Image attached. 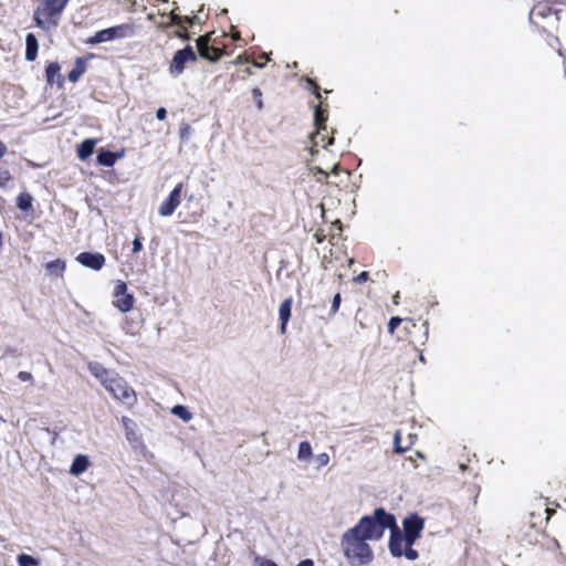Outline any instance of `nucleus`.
I'll use <instances>...</instances> for the list:
<instances>
[{"instance_id": "obj_1", "label": "nucleus", "mask_w": 566, "mask_h": 566, "mask_svg": "<svg viewBox=\"0 0 566 566\" xmlns=\"http://www.w3.org/2000/svg\"><path fill=\"white\" fill-rule=\"evenodd\" d=\"M384 535V527L375 523V515L361 517L358 524L347 530L342 536V548L345 556L356 565H367L374 554L367 541H378Z\"/></svg>"}, {"instance_id": "obj_2", "label": "nucleus", "mask_w": 566, "mask_h": 566, "mask_svg": "<svg viewBox=\"0 0 566 566\" xmlns=\"http://www.w3.org/2000/svg\"><path fill=\"white\" fill-rule=\"evenodd\" d=\"M562 6L566 7V0H539L530 11V22L539 32L552 35L558 30Z\"/></svg>"}, {"instance_id": "obj_3", "label": "nucleus", "mask_w": 566, "mask_h": 566, "mask_svg": "<svg viewBox=\"0 0 566 566\" xmlns=\"http://www.w3.org/2000/svg\"><path fill=\"white\" fill-rule=\"evenodd\" d=\"M70 0H42L34 10L33 19L35 24L46 30L50 27H56L62 12Z\"/></svg>"}, {"instance_id": "obj_4", "label": "nucleus", "mask_w": 566, "mask_h": 566, "mask_svg": "<svg viewBox=\"0 0 566 566\" xmlns=\"http://www.w3.org/2000/svg\"><path fill=\"white\" fill-rule=\"evenodd\" d=\"M375 523L382 525L384 531L390 530L389 551L394 557H401L405 548V536L398 527L396 518L392 514L386 512L382 507L374 511Z\"/></svg>"}, {"instance_id": "obj_5", "label": "nucleus", "mask_w": 566, "mask_h": 566, "mask_svg": "<svg viewBox=\"0 0 566 566\" xmlns=\"http://www.w3.org/2000/svg\"><path fill=\"white\" fill-rule=\"evenodd\" d=\"M136 34L135 23H123L112 28L97 31L93 36H90L85 43L95 45L103 42H108L115 39L132 38Z\"/></svg>"}, {"instance_id": "obj_6", "label": "nucleus", "mask_w": 566, "mask_h": 566, "mask_svg": "<svg viewBox=\"0 0 566 566\" xmlns=\"http://www.w3.org/2000/svg\"><path fill=\"white\" fill-rule=\"evenodd\" d=\"M104 387L114 398L125 403L132 405L136 401L135 391L123 378L117 377L115 374L108 379Z\"/></svg>"}, {"instance_id": "obj_7", "label": "nucleus", "mask_w": 566, "mask_h": 566, "mask_svg": "<svg viewBox=\"0 0 566 566\" xmlns=\"http://www.w3.org/2000/svg\"><path fill=\"white\" fill-rule=\"evenodd\" d=\"M211 36L212 33H206L197 39L198 54L207 61L217 62L226 54V50L211 44Z\"/></svg>"}, {"instance_id": "obj_8", "label": "nucleus", "mask_w": 566, "mask_h": 566, "mask_svg": "<svg viewBox=\"0 0 566 566\" xmlns=\"http://www.w3.org/2000/svg\"><path fill=\"white\" fill-rule=\"evenodd\" d=\"M197 60L198 56L193 49L190 45H187L186 48L175 52L169 64V72L172 76H178L185 71L187 63L196 62Z\"/></svg>"}, {"instance_id": "obj_9", "label": "nucleus", "mask_w": 566, "mask_h": 566, "mask_svg": "<svg viewBox=\"0 0 566 566\" xmlns=\"http://www.w3.org/2000/svg\"><path fill=\"white\" fill-rule=\"evenodd\" d=\"M402 526L405 544L413 545L415 542L421 536L424 527V520L417 514H411L403 518Z\"/></svg>"}, {"instance_id": "obj_10", "label": "nucleus", "mask_w": 566, "mask_h": 566, "mask_svg": "<svg viewBox=\"0 0 566 566\" xmlns=\"http://www.w3.org/2000/svg\"><path fill=\"white\" fill-rule=\"evenodd\" d=\"M182 191L184 184H177L175 188L170 191L168 197L163 201V203L158 208V213L161 217H169L175 212V210L181 202Z\"/></svg>"}, {"instance_id": "obj_11", "label": "nucleus", "mask_w": 566, "mask_h": 566, "mask_svg": "<svg viewBox=\"0 0 566 566\" xmlns=\"http://www.w3.org/2000/svg\"><path fill=\"white\" fill-rule=\"evenodd\" d=\"M134 295L127 292V285H116L113 304L120 312H128L133 308Z\"/></svg>"}, {"instance_id": "obj_12", "label": "nucleus", "mask_w": 566, "mask_h": 566, "mask_svg": "<svg viewBox=\"0 0 566 566\" xmlns=\"http://www.w3.org/2000/svg\"><path fill=\"white\" fill-rule=\"evenodd\" d=\"M324 102H318L314 109V124L316 127V136L322 135V142H325V134L327 130L328 109Z\"/></svg>"}, {"instance_id": "obj_13", "label": "nucleus", "mask_w": 566, "mask_h": 566, "mask_svg": "<svg viewBox=\"0 0 566 566\" xmlns=\"http://www.w3.org/2000/svg\"><path fill=\"white\" fill-rule=\"evenodd\" d=\"M77 262L92 270L98 271L105 265V256L99 252H81L76 256Z\"/></svg>"}, {"instance_id": "obj_14", "label": "nucleus", "mask_w": 566, "mask_h": 566, "mask_svg": "<svg viewBox=\"0 0 566 566\" xmlns=\"http://www.w3.org/2000/svg\"><path fill=\"white\" fill-rule=\"evenodd\" d=\"M45 80L49 85L56 84L59 88L64 85V76L61 74V66L57 62H49L45 66Z\"/></svg>"}, {"instance_id": "obj_15", "label": "nucleus", "mask_w": 566, "mask_h": 566, "mask_svg": "<svg viewBox=\"0 0 566 566\" xmlns=\"http://www.w3.org/2000/svg\"><path fill=\"white\" fill-rule=\"evenodd\" d=\"M39 42L33 33H28L25 36V60L33 62L38 56Z\"/></svg>"}, {"instance_id": "obj_16", "label": "nucleus", "mask_w": 566, "mask_h": 566, "mask_svg": "<svg viewBox=\"0 0 566 566\" xmlns=\"http://www.w3.org/2000/svg\"><path fill=\"white\" fill-rule=\"evenodd\" d=\"M97 144V139L87 138L84 139L76 148V155L81 160H86L90 156L93 155L94 148Z\"/></svg>"}, {"instance_id": "obj_17", "label": "nucleus", "mask_w": 566, "mask_h": 566, "mask_svg": "<svg viewBox=\"0 0 566 566\" xmlns=\"http://www.w3.org/2000/svg\"><path fill=\"white\" fill-rule=\"evenodd\" d=\"M123 157V153H113L111 150L101 149L97 155V164L104 167H112Z\"/></svg>"}, {"instance_id": "obj_18", "label": "nucleus", "mask_w": 566, "mask_h": 566, "mask_svg": "<svg viewBox=\"0 0 566 566\" xmlns=\"http://www.w3.org/2000/svg\"><path fill=\"white\" fill-rule=\"evenodd\" d=\"M291 306H292V298L289 297V298H285L279 307V315H280V321H281V327H280L281 334H284L286 331V324L291 317Z\"/></svg>"}, {"instance_id": "obj_19", "label": "nucleus", "mask_w": 566, "mask_h": 566, "mask_svg": "<svg viewBox=\"0 0 566 566\" xmlns=\"http://www.w3.org/2000/svg\"><path fill=\"white\" fill-rule=\"evenodd\" d=\"M6 154H7V146L2 140H0V159ZM12 180H13V176L11 175L10 170L0 165V188L1 189L7 188Z\"/></svg>"}, {"instance_id": "obj_20", "label": "nucleus", "mask_w": 566, "mask_h": 566, "mask_svg": "<svg viewBox=\"0 0 566 566\" xmlns=\"http://www.w3.org/2000/svg\"><path fill=\"white\" fill-rule=\"evenodd\" d=\"M85 72H86V59L77 57L74 62L73 69L67 74V78L70 82L76 83Z\"/></svg>"}, {"instance_id": "obj_21", "label": "nucleus", "mask_w": 566, "mask_h": 566, "mask_svg": "<svg viewBox=\"0 0 566 566\" xmlns=\"http://www.w3.org/2000/svg\"><path fill=\"white\" fill-rule=\"evenodd\" d=\"M88 369L91 374L96 377L102 385L104 386L108 379L114 375V373L105 369L101 364L98 363H91L88 365Z\"/></svg>"}, {"instance_id": "obj_22", "label": "nucleus", "mask_w": 566, "mask_h": 566, "mask_svg": "<svg viewBox=\"0 0 566 566\" xmlns=\"http://www.w3.org/2000/svg\"><path fill=\"white\" fill-rule=\"evenodd\" d=\"M90 462L86 455L77 454L71 465L70 473L73 475H80L86 471Z\"/></svg>"}, {"instance_id": "obj_23", "label": "nucleus", "mask_w": 566, "mask_h": 566, "mask_svg": "<svg viewBox=\"0 0 566 566\" xmlns=\"http://www.w3.org/2000/svg\"><path fill=\"white\" fill-rule=\"evenodd\" d=\"M415 440H416V436L410 433V434H408V443L406 446H402V443H401V431L397 430L396 433H395V437H394V443H395L396 452L397 453H402V452L407 451L408 449H410L413 446Z\"/></svg>"}, {"instance_id": "obj_24", "label": "nucleus", "mask_w": 566, "mask_h": 566, "mask_svg": "<svg viewBox=\"0 0 566 566\" xmlns=\"http://www.w3.org/2000/svg\"><path fill=\"white\" fill-rule=\"evenodd\" d=\"M161 18L167 19V23H157V28L161 29V30H166L171 25H181L184 23V18L181 15L175 13L174 10L170 11L168 14L163 13Z\"/></svg>"}, {"instance_id": "obj_25", "label": "nucleus", "mask_w": 566, "mask_h": 566, "mask_svg": "<svg viewBox=\"0 0 566 566\" xmlns=\"http://www.w3.org/2000/svg\"><path fill=\"white\" fill-rule=\"evenodd\" d=\"M33 198L28 192H21L17 197V207L22 211H28L32 208Z\"/></svg>"}, {"instance_id": "obj_26", "label": "nucleus", "mask_w": 566, "mask_h": 566, "mask_svg": "<svg viewBox=\"0 0 566 566\" xmlns=\"http://www.w3.org/2000/svg\"><path fill=\"white\" fill-rule=\"evenodd\" d=\"M313 455L312 447L307 441H303L298 446L297 459L300 461H308Z\"/></svg>"}, {"instance_id": "obj_27", "label": "nucleus", "mask_w": 566, "mask_h": 566, "mask_svg": "<svg viewBox=\"0 0 566 566\" xmlns=\"http://www.w3.org/2000/svg\"><path fill=\"white\" fill-rule=\"evenodd\" d=\"M46 270L51 274L61 275L65 270V262L61 259L53 260L46 264Z\"/></svg>"}, {"instance_id": "obj_28", "label": "nucleus", "mask_w": 566, "mask_h": 566, "mask_svg": "<svg viewBox=\"0 0 566 566\" xmlns=\"http://www.w3.org/2000/svg\"><path fill=\"white\" fill-rule=\"evenodd\" d=\"M171 412L184 421L188 422L192 419V413L188 410L187 407L182 405H177L172 408Z\"/></svg>"}, {"instance_id": "obj_29", "label": "nucleus", "mask_w": 566, "mask_h": 566, "mask_svg": "<svg viewBox=\"0 0 566 566\" xmlns=\"http://www.w3.org/2000/svg\"><path fill=\"white\" fill-rule=\"evenodd\" d=\"M343 232V224L340 220L334 221L329 227V241H334L335 239H339Z\"/></svg>"}, {"instance_id": "obj_30", "label": "nucleus", "mask_w": 566, "mask_h": 566, "mask_svg": "<svg viewBox=\"0 0 566 566\" xmlns=\"http://www.w3.org/2000/svg\"><path fill=\"white\" fill-rule=\"evenodd\" d=\"M19 566H39L40 562L31 555L20 554L17 557Z\"/></svg>"}, {"instance_id": "obj_31", "label": "nucleus", "mask_w": 566, "mask_h": 566, "mask_svg": "<svg viewBox=\"0 0 566 566\" xmlns=\"http://www.w3.org/2000/svg\"><path fill=\"white\" fill-rule=\"evenodd\" d=\"M306 83H307L308 90H311L312 94L318 99V102H323V99H322L323 97L321 94V87L317 84V82L311 77H306Z\"/></svg>"}, {"instance_id": "obj_32", "label": "nucleus", "mask_w": 566, "mask_h": 566, "mask_svg": "<svg viewBox=\"0 0 566 566\" xmlns=\"http://www.w3.org/2000/svg\"><path fill=\"white\" fill-rule=\"evenodd\" d=\"M409 560H416L419 557V554L416 549L412 548V545L405 544L403 555Z\"/></svg>"}, {"instance_id": "obj_33", "label": "nucleus", "mask_w": 566, "mask_h": 566, "mask_svg": "<svg viewBox=\"0 0 566 566\" xmlns=\"http://www.w3.org/2000/svg\"><path fill=\"white\" fill-rule=\"evenodd\" d=\"M253 99L256 104V107L259 111L263 109V99H262V92L259 87H253L252 91Z\"/></svg>"}, {"instance_id": "obj_34", "label": "nucleus", "mask_w": 566, "mask_h": 566, "mask_svg": "<svg viewBox=\"0 0 566 566\" xmlns=\"http://www.w3.org/2000/svg\"><path fill=\"white\" fill-rule=\"evenodd\" d=\"M401 322L402 318L399 316L391 317L388 323V333L392 335L395 329L401 324Z\"/></svg>"}, {"instance_id": "obj_35", "label": "nucleus", "mask_w": 566, "mask_h": 566, "mask_svg": "<svg viewBox=\"0 0 566 566\" xmlns=\"http://www.w3.org/2000/svg\"><path fill=\"white\" fill-rule=\"evenodd\" d=\"M179 29L175 32V35L181 40H185V41H188L190 40V34L187 30V27L184 25V23L181 25H178Z\"/></svg>"}, {"instance_id": "obj_36", "label": "nucleus", "mask_w": 566, "mask_h": 566, "mask_svg": "<svg viewBox=\"0 0 566 566\" xmlns=\"http://www.w3.org/2000/svg\"><path fill=\"white\" fill-rule=\"evenodd\" d=\"M253 566H277V565L271 559L264 558L262 556H255Z\"/></svg>"}, {"instance_id": "obj_37", "label": "nucleus", "mask_w": 566, "mask_h": 566, "mask_svg": "<svg viewBox=\"0 0 566 566\" xmlns=\"http://www.w3.org/2000/svg\"><path fill=\"white\" fill-rule=\"evenodd\" d=\"M316 462L319 468L325 467L329 463V455L325 452L316 455Z\"/></svg>"}, {"instance_id": "obj_38", "label": "nucleus", "mask_w": 566, "mask_h": 566, "mask_svg": "<svg viewBox=\"0 0 566 566\" xmlns=\"http://www.w3.org/2000/svg\"><path fill=\"white\" fill-rule=\"evenodd\" d=\"M143 250V243H142V237L140 234H136L134 241H133V253H138Z\"/></svg>"}, {"instance_id": "obj_39", "label": "nucleus", "mask_w": 566, "mask_h": 566, "mask_svg": "<svg viewBox=\"0 0 566 566\" xmlns=\"http://www.w3.org/2000/svg\"><path fill=\"white\" fill-rule=\"evenodd\" d=\"M314 238L317 243L324 242L327 238L329 239L328 233L326 234L323 229H319L315 232Z\"/></svg>"}, {"instance_id": "obj_40", "label": "nucleus", "mask_w": 566, "mask_h": 566, "mask_svg": "<svg viewBox=\"0 0 566 566\" xmlns=\"http://www.w3.org/2000/svg\"><path fill=\"white\" fill-rule=\"evenodd\" d=\"M18 379L20 381H24V382H32L33 381V376H32V374H30L28 371H20L18 374Z\"/></svg>"}, {"instance_id": "obj_41", "label": "nucleus", "mask_w": 566, "mask_h": 566, "mask_svg": "<svg viewBox=\"0 0 566 566\" xmlns=\"http://www.w3.org/2000/svg\"><path fill=\"white\" fill-rule=\"evenodd\" d=\"M339 305H340V294L339 293H336L333 297V302H332V313L335 314L338 308H339Z\"/></svg>"}, {"instance_id": "obj_42", "label": "nucleus", "mask_w": 566, "mask_h": 566, "mask_svg": "<svg viewBox=\"0 0 566 566\" xmlns=\"http://www.w3.org/2000/svg\"><path fill=\"white\" fill-rule=\"evenodd\" d=\"M368 279V272H361L360 274H358L357 276H354L352 280L354 281V283H361V282H365L367 281Z\"/></svg>"}, {"instance_id": "obj_43", "label": "nucleus", "mask_w": 566, "mask_h": 566, "mask_svg": "<svg viewBox=\"0 0 566 566\" xmlns=\"http://www.w3.org/2000/svg\"><path fill=\"white\" fill-rule=\"evenodd\" d=\"M156 117L158 120H165L167 117V111L164 107H159L156 112Z\"/></svg>"}, {"instance_id": "obj_44", "label": "nucleus", "mask_w": 566, "mask_h": 566, "mask_svg": "<svg viewBox=\"0 0 566 566\" xmlns=\"http://www.w3.org/2000/svg\"><path fill=\"white\" fill-rule=\"evenodd\" d=\"M147 18H148V20L154 21L156 25H157V23H167V19L166 18H161L160 21H155V15L153 13L148 14Z\"/></svg>"}, {"instance_id": "obj_45", "label": "nucleus", "mask_w": 566, "mask_h": 566, "mask_svg": "<svg viewBox=\"0 0 566 566\" xmlns=\"http://www.w3.org/2000/svg\"><path fill=\"white\" fill-rule=\"evenodd\" d=\"M297 566H314V562L312 559H303L297 564Z\"/></svg>"}, {"instance_id": "obj_46", "label": "nucleus", "mask_w": 566, "mask_h": 566, "mask_svg": "<svg viewBox=\"0 0 566 566\" xmlns=\"http://www.w3.org/2000/svg\"><path fill=\"white\" fill-rule=\"evenodd\" d=\"M243 78H245L247 76H250L252 74V70L250 66H247L244 70H243Z\"/></svg>"}, {"instance_id": "obj_47", "label": "nucleus", "mask_w": 566, "mask_h": 566, "mask_svg": "<svg viewBox=\"0 0 566 566\" xmlns=\"http://www.w3.org/2000/svg\"><path fill=\"white\" fill-rule=\"evenodd\" d=\"M123 423H124L125 428L128 429L129 424H132L133 421L128 418H123Z\"/></svg>"}, {"instance_id": "obj_48", "label": "nucleus", "mask_w": 566, "mask_h": 566, "mask_svg": "<svg viewBox=\"0 0 566 566\" xmlns=\"http://www.w3.org/2000/svg\"><path fill=\"white\" fill-rule=\"evenodd\" d=\"M182 18H184V24L188 23L191 25L193 23V18H189V17H182Z\"/></svg>"}, {"instance_id": "obj_49", "label": "nucleus", "mask_w": 566, "mask_h": 566, "mask_svg": "<svg viewBox=\"0 0 566 566\" xmlns=\"http://www.w3.org/2000/svg\"><path fill=\"white\" fill-rule=\"evenodd\" d=\"M422 326L424 327V337H426V340H428V322H424L422 324Z\"/></svg>"}, {"instance_id": "obj_50", "label": "nucleus", "mask_w": 566, "mask_h": 566, "mask_svg": "<svg viewBox=\"0 0 566 566\" xmlns=\"http://www.w3.org/2000/svg\"><path fill=\"white\" fill-rule=\"evenodd\" d=\"M334 142V138L333 137H328L326 143L323 145L324 147L328 146V145H332Z\"/></svg>"}, {"instance_id": "obj_51", "label": "nucleus", "mask_w": 566, "mask_h": 566, "mask_svg": "<svg viewBox=\"0 0 566 566\" xmlns=\"http://www.w3.org/2000/svg\"><path fill=\"white\" fill-rule=\"evenodd\" d=\"M242 61V56H238L232 63L239 64Z\"/></svg>"}, {"instance_id": "obj_52", "label": "nucleus", "mask_w": 566, "mask_h": 566, "mask_svg": "<svg viewBox=\"0 0 566 566\" xmlns=\"http://www.w3.org/2000/svg\"><path fill=\"white\" fill-rule=\"evenodd\" d=\"M398 298H399V294L397 293V294L394 296V303H395V304H398Z\"/></svg>"}, {"instance_id": "obj_53", "label": "nucleus", "mask_w": 566, "mask_h": 566, "mask_svg": "<svg viewBox=\"0 0 566 566\" xmlns=\"http://www.w3.org/2000/svg\"><path fill=\"white\" fill-rule=\"evenodd\" d=\"M416 458H422V453L420 451L416 452Z\"/></svg>"}, {"instance_id": "obj_54", "label": "nucleus", "mask_w": 566, "mask_h": 566, "mask_svg": "<svg viewBox=\"0 0 566 566\" xmlns=\"http://www.w3.org/2000/svg\"><path fill=\"white\" fill-rule=\"evenodd\" d=\"M557 52H558L559 56L564 57V54H563V52H562V50L559 48L557 49Z\"/></svg>"}, {"instance_id": "obj_55", "label": "nucleus", "mask_w": 566, "mask_h": 566, "mask_svg": "<svg viewBox=\"0 0 566 566\" xmlns=\"http://www.w3.org/2000/svg\"><path fill=\"white\" fill-rule=\"evenodd\" d=\"M338 277H339V280H340V281H343V280H344V277H345V274L339 273V274H338Z\"/></svg>"}, {"instance_id": "obj_56", "label": "nucleus", "mask_w": 566, "mask_h": 566, "mask_svg": "<svg viewBox=\"0 0 566 566\" xmlns=\"http://www.w3.org/2000/svg\"><path fill=\"white\" fill-rule=\"evenodd\" d=\"M552 40H553L554 42H556V43H558V44H559L558 38L553 36V39H552Z\"/></svg>"}, {"instance_id": "obj_57", "label": "nucleus", "mask_w": 566, "mask_h": 566, "mask_svg": "<svg viewBox=\"0 0 566 566\" xmlns=\"http://www.w3.org/2000/svg\"><path fill=\"white\" fill-rule=\"evenodd\" d=\"M460 469H461L462 471H464V470L467 469V465H465V464H461V465H460Z\"/></svg>"}, {"instance_id": "obj_58", "label": "nucleus", "mask_w": 566, "mask_h": 566, "mask_svg": "<svg viewBox=\"0 0 566 566\" xmlns=\"http://www.w3.org/2000/svg\"><path fill=\"white\" fill-rule=\"evenodd\" d=\"M419 359H420L422 363L424 361V357H423V355H422V354L419 356Z\"/></svg>"}, {"instance_id": "obj_59", "label": "nucleus", "mask_w": 566, "mask_h": 566, "mask_svg": "<svg viewBox=\"0 0 566 566\" xmlns=\"http://www.w3.org/2000/svg\"><path fill=\"white\" fill-rule=\"evenodd\" d=\"M254 65L258 66V67L262 66V64H260V63H254Z\"/></svg>"}, {"instance_id": "obj_60", "label": "nucleus", "mask_w": 566, "mask_h": 566, "mask_svg": "<svg viewBox=\"0 0 566 566\" xmlns=\"http://www.w3.org/2000/svg\"><path fill=\"white\" fill-rule=\"evenodd\" d=\"M564 70H565V75H566V61H564Z\"/></svg>"}]
</instances>
